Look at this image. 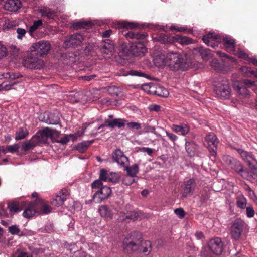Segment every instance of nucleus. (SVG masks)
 <instances>
[{"instance_id":"f257e3e1","label":"nucleus","mask_w":257,"mask_h":257,"mask_svg":"<svg viewBox=\"0 0 257 257\" xmlns=\"http://www.w3.org/2000/svg\"><path fill=\"white\" fill-rule=\"evenodd\" d=\"M167 66L172 71L186 70L190 66L189 62L184 59V56L178 53L170 52L166 57Z\"/></svg>"},{"instance_id":"f03ea898","label":"nucleus","mask_w":257,"mask_h":257,"mask_svg":"<svg viewBox=\"0 0 257 257\" xmlns=\"http://www.w3.org/2000/svg\"><path fill=\"white\" fill-rule=\"evenodd\" d=\"M142 237L139 231H133L128 234L123 239L122 247L125 252L128 253L137 252L139 249L140 239Z\"/></svg>"},{"instance_id":"7ed1b4c3","label":"nucleus","mask_w":257,"mask_h":257,"mask_svg":"<svg viewBox=\"0 0 257 257\" xmlns=\"http://www.w3.org/2000/svg\"><path fill=\"white\" fill-rule=\"evenodd\" d=\"M214 91L218 97L223 99L230 98L231 87L228 81L224 78H219L214 83Z\"/></svg>"},{"instance_id":"20e7f679","label":"nucleus","mask_w":257,"mask_h":257,"mask_svg":"<svg viewBox=\"0 0 257 257\" xmlns=\"http://www.w3.org/2000/svg\"><path fill=\"white\" fill-rule=\"evenodd\" d=\"M227 159L228 160L227 163L230 165L232 169L234 170L243 178L249 180H251L252 175L249 173L248 170L243 169V166L240 161L229 156L227 157Z\"/></svg>"},{"instance_id":"39448f33","label":"nucleus","mask_w":257,"mask_h":257,"mask_svg":"<svg viewBox=\"0 0 257 257\" xmlns=\"http://www.w3.org/2000/svg\"><path fill=\"white\" fill-rule=\"evenodd\" d=\"M23 65L32 69H41L44 65V61L33 53H30L23 59Z\"/></svg>"},{"instance_id":"423d86ee","label":"nucleus","mask_w":257,"mask_h":257,"mask_svg":"<svg viewBox=\"0 0 257 257\" xmlns=\"http://www.w3.org/2000/svg\"><path fill=\"white\" fill-rule=\"evenodd\" d=\"M54 132L57 134H59L60 133L58 131L51 130L49 127H47L43 129L42 131H38L35 135L33 136V138H35V140L37 144L39 146L42 144L46 143L48 139L49 138H51L53 142H54L53 137Z\"/></svg>"},{"instance_id":"0eeeda50","label":"nucleus","mask_w":257,"mask_h":257,"mask_svg":"<svg viewBox=\"0 0 257 257\" xmlns=\"http://www.w3.org/2000/svg\"><path fill=\"white\" fill-rule=\"evenodd\" d=\"M51 48L50 43L45 40H41L36 42L31 47L32 52H35L37 56L44 57L47 55Z\"/></svg>"},{"instance_id":"6e6552de","label":"nucleus","mask_w":257,"mask_h":257,"mask_svg":"<svg viewBox=\"0 0 257 257\" xmlns=\"http://www.w3.org/2000/svg\"><path fill=\"white\" fill-rule=\"evenodd\" d=\"M247 227L245 222L240 218L236 219L230 227V234L231 237L238 240L240 238L242 231Z\"/></svg>"},{"instance_id":"1a4fd4ad","label":"nucleus","mask_w":257,"mask_h":257,"mask_svg":"<svg viewBox=\"0 0 257 257\" xmlns=\"http://www.w3.org/2000/svg\"><path fill=\"white\" fill-rule=\"evenodd\" d=\"M208 246L211 251L216 255L221 254L223 250V243L219 237L211 239L208 243Z\"/></svg>"},{"instance_id":"9d476101","label":"nucleus","mask_w":257,"mask_h":257,"mask_svg":"<svg viewBox=\"0 0 257 257\" xmlns=\"http://www.w3.org/2000/svg\"><path fill=\"white\" fill-rule=\"evenodd\" d=\"M111 194L110 188L107 186L101 187L99 191H97L93 196V200L95 203H100L107 199Z\"/></svg>"},{"instance_id":"9b49d317","label":"nucleus","mask_w":257,"mask_h":257,"mask_svg":"<svg viewBox=\"0 0 257 257\" xmlns=\"http://www.w3.org/2000/svg\"><path fill=\"white\" fill-rule=\"evenodd\" d=\"M131 54L135 57H142L147 51V49L143 43L139 41L138 43H133L130 47Z\"/></svg>"},{"instance_id":"f8f14e48","label":"nucleus","mask_w":257,"mask_h":257,"mask_svg":"<svg viewBox=\"0 0 257 257\" xmlns=\"http://www.w3.org/2000/svg\"><path fill=\"white\" fill-rule=\"evenodd\" d=\"M83 40L84 37L81 34L76 33L67 38L65 43L68 47H76L81 45Z\"/></svg>"},{"instance_id":"ddd939ff","label":"nucleus","mask_w":257,"mask_h":257,"mask_svg":"<svg viewBox=\"0 0 257 257\" xmlns=\"http://www.w3.org/2000/svg\"><path fill=\"white\" fill-rule=\"evenodd\" d=\"M36 214H40L38 210L36 200L28 203L27 208L25 209L23 215L26 218H30L33 217Z\"/></svg>"},{"instance_id":"4468645a","label":"nucleus","mask_w":257,"mask_h":257,"mask_svg":"<svg viewBox=\"0 0 257 257\" xmlns=\"http://www.w3.org/2000/svg\"><path fill=\"white\" fill-rule=\"evenodd\" d=\"M112 157L115 162L122 167L129 164L128 158L124 155L123 152L120 149L115 150L112 153Z\"/></svg>"},{"instance_id":"2eb2a0df","label":"nucleus","mask_w":257,"mask_h":257,"mask_svg":"<svg viewBox=\"0 0 257 257\" xmlns=\"http://www.w3.org/2000/svg\"><path fill=\"white\" fill-rule=\"evenodd\" d=\"M143 214L140 211H132L125 215L121 212L119 214V218L118 219L119 221H125L127 220H132L133 221L141 219L143 218Z\"/></svg>"},{"instance_id":"dca6fc26","label":"nucleus","mask_w":257,"mask_h":257,"mask_svg":"<svg viewBox=\"0 0 257 257\" xmlns=\"http://www.w3.org/2000/svg\"><path fill=\"white\" fill-rule=\"evenodd\" d=\"M101 52L109 56H112L114 52V45L113 41L110 39L104 41L100 48Z\"/></svg>"},{"instance_id":"f3484780","label":"nucleus","mask_w":257,"mask_h":257,"mask_svg":"<svg viewBox=\"0 0 257 257\" xmlns=\"http://www.w3.org/2000/svg\"><path fill=\"white\" fill-rule=\"evenodd\" d=\"M184 187L182 195L186 197L189 195H192L194 191L196 184L194 179H190L184 182Z\"/></svg>"},{"instance_id":"a211bd4d","label":"nucleus","mask_w":257,"mask_h":257,"mask_svg":"<svg viewBox=\"0 0 257 257\" xmlns=\"http://www.w3.org/2000/svg\"><path fill=\"white\" fill-rule=\"evenodd\" d=\"M236 150L248 166H251V165L257 163L256 160L251 153H248L241 149H237Z\"/></svg>"},{"instance_id":"6ab92c4d","label":"nucleus","mask_w":257,"mask_h":257,"mask_svg":"<svg viewBox=\"0 0 257 257\" xmlns=\"http://www.w3.org/2000/svg\"><path fill=\"white\" fill-rule=\"evenodd\" d=\"M21 6L22 4L20 0H8L4 5V8L10 12H16Z\"/></svg>"},{"instance_id":"aec40b11","label":"nucleus","mask_w":257,"mask_h":257,"mask_svg":"<svg viewBox=\"0 0 257 257\" xmlns=\"http://www.w3.org/2000/svg\"><path fill=\"white\" fill-rule=\"evenodd\" d=\"M67 195L66 190H62L59 194L57 195L55 198L51 201L52 205L56 206L62 205L66 199Z\"/></svg>"},{"instance_id":"412c9836","label":"nucleus","mask_w":257,"mask_h":257,"mask_svg":"<svg viewBox=\"0 0 257 257\" xmlns=\"http://www.w3.org/2000/svg\"><path fill=\"white\" fill-rule=\"evenodd\" d=\"M83 96L82 93L77 91H72L66 95V99L72 103L81 101Z\"/></svg>"},{"instance_id":"4be33fe9","label":"nucleus","mask_w":257,"mask_h":257,"mask_svg":"<svg viewBox=\"0 0 257 257\" xmlns=\"http://www.w3.org/2000/svg\"><path fill=\"white\" fill-rule=\"evenodd\" d=\"M153 39L157 42L163 44H172L174 43V36H171L169 35L161 34L153 38Z\"/></svg>"},{"instance_id":"5701e85b","label":"nucleus","mask_w":257,"mask_h":257,"mask_svg":"<svg viewBox=\"0 0 257 257\" xmlns=\"http://www.w3.org/2000/svg\"><path fill=\"white\" fill-rule=\"evenodd\" d=\"M139 249L137 252H142L144 253L151 252L152 250V244L149 240H143V236L141 239H140V245Z\"/></svg>"},{"instance_id":"b1692460","label":"nucleus","mask_w":257,"mask_h":257,"mask_svg":"<svg viewBox=\"0 0 257 257\" xmlns=\"http://www.w3.org/2000/svg\"><path fill=\"white\" fill-rule=\"evenodd\" d=\"M25 204H26V203H20L18 201L9 202L8 204V208L11 213H16L21 211L23 209V206Z\"/></svg>"},{"instance_id":"393cba45","label":"nucleus","mask_w":257,"mask_h":257,"mask_svg":"<svg viewBox=\"0 0 257 257\" xmlns=\"http://www.w3.org/2000/svg\"><path fill=\"white\" fill-rule=\"evenodd\" d=\"M171 128L175 133H180V134L183 136L186 135L189 131V126L184 123L181 125L173 124Z\"/></svg>"},{"instance_id":"a878e982","label":"nucleus","mask_w":257,"mask_h":257,"mask_svg":"<svg viewBox=\"0 0 257 257\" xmlns=\"http://www.w3.org/2000/svg\"><path fill=\"white\" fill-rule=\"evenodd\" d=\"M124 35L127 39H136L140 41L145 39L147 36L145 33L134 32L132 31L126 33Z\"/></svg>"},{"instance_id":"bb28decb","label":"nucleus","mask_w":257,"mask_h":257,"mask_svg":"<svg viewBox=\"0 0 257 257\" xmlns=\"http://www.w3.org/2000/svg\"><path fill=\"white\" fill-rule=\"evenodd\" d=\"M223 43L225 49L229 51H234L235 50V40L229 37H226L223 38Z\"/></svg>"},{"instance_id":"cd10ccee","label":"nucleus","mask_w":257,"mask_h":257,"mask_svg":"<svg viewBox=\"0 0 257 257\" xmlns=\"http://www.w3.org/2000/svg\"><path fill=\"white\" fill-rule=\"evenodd\" d=\"M36 200L38 209L40 208L43 214H48L51 212V207L46 204L43 200L41 199H36Z\"/></svg>"},{"instance_id":"c85d7f7f","label":"nucleus","mask_w":257,"mask_h":257,"mask_svg":"<svg viewBox=\"0 0 257 257\" xmlns=\"http://www.w3.org/2000/svg\"><path fill=\"white\" fill-rule=\"evenodd\" d=\"M205 140L208 142V146H213L217 148L218 141L216 135L213 133H209L205 137Z\"/></svg>"},{"instance_id":"c756f323","label":"nucleus","mask_w":257,"mask_h":257,"mask_svg":"<svg viewBox=\"0 0 257 257\" xmlns=\"http://www.w3.org/2000/svg\"><path fill=\"white\" fill-rule=\"evenodd\" d=\"M153 94L160 97H167L169 95V92L163 86L156 84Z\"/></svg>"},{"instance_id":"7c9ffc66","label":"nucleus","mask_w":257,"mask_h":257,"mask_svg":"<svg viewBox=\"0 0 257 257\" xmlns=\"http://www.w3.org/2000/svg\"><path fill=\"white\" fill-rule=\"evenodd\" d=\"M174 42H178L181 45H186L191 44L192 43V39L187 36L176 35L174 36Z\"/></svg>"},{"instance_id":"2f4dec72","label":"nucleus","mask_w":257,"mask_h":257,"mask_svg":"<svg viewBox=\"0 0 257 257\" xmlns=\"http://www.w3.org/2000/svg\"><path fill=\"white\" fill-rule=\"evenodd\" d=\"M38 144L35 140V138H33L32 137L30 140L24 142L22 146V149L25 152L28 151L33 149Z\"/></svg>"},{"instance_id":"473e14b6","label":"nucleus","mask_w":257,"mask_h":257,"mask_svg":"<svg viewBox=\"0 0 257 257\" xmlns=\"http://www.w3.org/2000/svg\"><path fill=\"white\" fill-rule=\"evenodd\" d=\"M202 39L205 43H213L215 40H221L220 37L214 33H209L203 36Z\"/></svg>"},{"instance_id":"72a5a7b5","label":"nucleus","mask_w":257,"mask_h":257,"mask_svg":"<svg viewBox=\"0 0 257 257\" xmlns=\"http://www.w3.org/2000/svg\"><path fill=\"white\" fill-rule=\"evenodd\" d=\"M234 87L236 88L237 93L241 97H246L249 95L248 90L242 84H235Z\"/></svg>"},{"instance_id":"f704fd0d","label":"nucleus","mask_w":257,"mask_h":257,"mask_svg":"<svg viewBox=\"0 0 257 257\" xmlns=\"http://www.w3.org/2000/svg\"><path fill=\"white\" fill-rule=\"evenodd\" d=\"M39 12L42 17H47L49 19H53L56 16L54 11L47 8L41 9Z\"/></svg>"},{"instance_id":"c9c22d12","label":"nucleus","mask_w":257,"mask_h":257,"mask_svg":"<svg viewBox=\"0 0 257 257\" xmlns=\"http://www.w3.org/2000/svg\"><path fill=\"white\" fill-rule=\"evenodd\" d=\"M123 167L124 168V170L127 171L128 175L131 177H135L139 172V166L136 164L130 167L128 166V165H124Z\"/></svg>"},{"instance_id":"e433bc0d","label":"nucleus","mask_w":257,"mask_h":257,"mask_svg":"<svg viewBox=\"0 0 257 257\" xmlns=\"http://www.w3.org/2000/svg\"><path fill=\"white\" fill-rule=\"evenodd\" d=\"M92 24L91 22L85 21H79L77 22H75L72 24V27L75 29L87 28L88 27H91Z\"/></svg>"},{"instance_id":"4c0bfd02","label":"nucleus","mask_w":257,"mask_h":257,"mask_svg":"<svg viewBox=\"0 0 257 257\" xmlns=\"http://www.w3.org/2000/svg\"><path fill=\"white\" fill-rule=\"evenodd\" d=\"M125 120L121 119H114L109 121L106 124V126L111 128H114L115 126H117L118 128H121L124 126L125 124L123 122Z\"/></svg>"},{"instance_id":"58836bf2","label":"nucleus","mask_w":257,"mask_h":257,"mask_svg":"<svg viewBox=\"0 0 257 257\" xmlns=\"http://www.w3.org/2000/svg\"><path fill=\"white\" fill-rule=\"evenodd\" d=\"M60 121V118L58 115L53 113H50L48 115V118L46 122L50 124H57Z\"/></svg>"},{"instance_id":"ea45409f","label":"nucleus","mask_w":257,"mask_h":257,"mask_svg":"<svg viewBox=\"0 0 257 257\" xmlns=\"http://www.w3.org/2000/svg\"><path fill=\"white\" fill-rule=\"evenodd\" d=\"M93 142V141H83L77 145L76 149L80 153L84 152L88 147Z\"/></svg>"},{"instance_id":"a19ab883","label":"nucleus","mask_w":257,"mask_h":257,"mask_svg":"<svg viewBox=\"0 0 257 257\" xmlns=\"http://www.w3.org/2000/svg\"><path fill=\"white\" fill-rule=\"evenodd\" d=\"M154 63L155 65L158 67H161L167 65L166 63V58L164 55H157L154 59Z\"/></svg>"},{"instance_id":"79ce46f5","label":"nucleus","mask_w":257,"mask_h":257,"mask_svg":"<svg viewBox=\"0 0 257 257\" xmlns=\"http://www.w3.org/2000/svg\"><path fill=\"white\" fill-rule=\"evenodd\" d=\"M28 134L29 132L26 128L21 127L16 133L15 139L16 140L24 139Z\"/></svg>"},{"instance_id":"37998d69","label":"nucleus","mask_w":257,"mask_h":257,"mask_svg":"<svg viewBox=\"0 0 257 257\" xmlns=\"http://www.w3.org/2000/svg\"><path fill=\"white\" fill-rule=\"evenodd\" d=\"M155 83H149L142 85L141 88L145 92L149 94H153L154 89L155 88Z\"/></svg>"},{"instance_id":"c03bdc74","label":"nucleus","mask_w":257,"mask_h":257,"mask_svg":"<svg viewBox=\"0 0 257 257\" xmlns=\"http://www.w3.org/2000/svg\"><path fill=\"white\" fill-rule=\"evenodd\" d=\"M198 49L200 54L203 60H207L211 56L209 49L202 47L198 48Z\"/></svg>"},{"instance_id":"a18cd8bd","label":"nucleus","mask_w":257,"mask_h":257,"mask_svg":"<svg viewBox=\"0 0 257 257\" xmlns=\"http://www.w3.org/2000/svg\"><path fill=\"white\" fill-rule=\"evenodd\" d=\"M99 213L101 216L104 217H110L112 213L109 208L106 206H102L99 209Z\"/></svg>"},{"instance_id":"49530a36","label":"nucleus","mask_w":257,"mask_h":257,"mask_svg":"<svg viewBox=\"0 0 257 257\" xmlns=\"http://www.w3.org/2000/svg\"><path fill=\"white\" fill-rule=\"evenodd\" d=\"M241 72L243 73L246 76H250L254 75L257 77V74L256 72L251 70L249 67L244 66L240 68Z\"/></svg>"},{"instance_id":"de8ad7c7","label":"nucleus","mask_w":257,"mask_h":257,"mask_svg":"<svg viewBox=\"0 0 257 257\" xmlns=\"http://www.w3.org/2000/svg\"><path fill=\"white\" fill-rule=\"evenodd\" d=\"M236 204L237 206L241 209H244L246 207V200L242 195H239L237 197Z\"/></svg>"},{"instance_id":"09e8293b","label":"nucleus","mask_w":257,"mask_h":257,"mask_svg":"<svg viewBox=\"0 0 257 257\" xmlns=\"http://www.w3.org/2000/svg\"><path fill=\"white\" fill-rule=\"evenodd\" d=\"M210 65L216 71H220L222 70V66L216 59H213L210 62Z\"/></svg>"},{"instance_id":"8fccbe9b","label":"nucleus","mask_w":257,"mask_h":257,"mask_svg":"<svg viewBox=\"0 0 257 257\" xmlns=\"http://www.w3.org/2000/svg\"><path fill=\"white\" fill-rule=\"evenodd\" d=\"M108 93L113 96H118L120 93L119 89L114 86H110L108 89Z\"/></svg>"},{"instance_id":"3c124183","label":"nucleus","mask_w":257,"mask_h":257,"mask_svg":"<svg viewBox=\"0 0 257 257\" xmlns=\"http://www.w3.org/2000/svg\"><path fill=\"white\" fill-rule=\"evenodd\" d=\"M120 27L124 28H135L138 26L136 23L133 22H128L126 21H123L119 24Z\"/></svg>"},{"instance_id":"603ef678","label":"nucleus","mask_w":257,"mask_h":257,"mask_svg":"<svg viewBox=\"0 0 257 257\" xmlns=\"http://www.w3.org/2000/svg\"><path fill=\"white\" fill-rule=\"evenodd\" d=\"M8 55V50L6 46L0 41V59L7 56Z\"/></svg>"},{"instance_id":"864d4df0","label":"nucleus","mask_w":257,"mask_h":257,"mask_svg":"<svg viewBox=\"0 0 257 257\" xmlns=\"http://www.w3.org/2000/svg\"><path fill=\"white\" fill-rule=\"evenodd\" d=\"M42 21L41 20H38L34 22L33 25L30 26L29 31L30 33H33L35 31L39 26L42 25Z\"/></svg>"},{"instance_id":"5fc2aeb1","label":"nucleus","mask_w":257,"mask_h":257,"mask_svg":"<svg viewBox=\"0 0 257 257\" xmlns=\"http://www.w3.org/2000/svg\"><path fill=\"white\" fill-rule=\"evenodd\" d=\"M65 248H66L67 250H69L71 253H74L76 252V251L78 250V247H77L76 244L75 243H71V244H65Z\"/></svg>"},{"instance_id":"6e6d98bb","label":"nucleus","mask_w":257,"mask_h":257,"mask_svg":"<svg viewBox=\"0 0 257 257\" xmlns=\"http://www.w3.org/2000/svg\"><path fill=\"white\" fill-rule=\"evenodd\" d=\"M94 45L93 44H88L84 49V53L86 55H92L93 52Z\"/></svg>"},{"instance_id":"4d7b16f0","label":"nucleus","mask_w":257,"mask_h":257,"mask_svg":"<svg viewBox=\"0 0 257 257\" xmlns=\"http://www.w3.org/2000/svg\"><path fill=\"white\" fill-rule=\"evenodd\" d=\"M134 177H131L130 175L125 176L123 179V183L126 185H131L135 182Z\"/></svg>"},{"instance_id":"13d9d810","label":"nucleus","mask_w":257,"mask_h":257,"mask_svg":"<svg viewBox=\"0 0 257 257\" xmlns=\"http://www.w3.org/2000/svg\"><path fill=\"white\" fill-rule=\"evenodd\" d=\"M250 171H249V173H250L252 175V178H255L257 177V164L255 165L253 164L251 165V166H248Z\"/></svg>"},{"instance_id":"bf43d9fd","label":"nucleus","mask_w":257,"mask_h":257,"mask_svg":"<svg viewBox=\"0 0 257 257\" xmlns=\"http://www.w3.org/2000/svg\"><path fill=\"white\" fill-rule=\"evenodd\" d=\"M19 147L20 146L18 144H15L14 145L7 146L6 150L9 152L14 153L18 151Z\"/></svg>"},{"instance_id":"052dcab7","label":"nucleus","mask_w":257,"mask_h":257,"mask_svg":"<svg viewBox=\"0 0 257 257\" xmlns=\"http://www.w3.org/2000/svg\"><path fill=\"white\" fill-rule=\"evenodd\" d=\"M128 75L137 76H144L145 74L137 70H132L127 71L124 75L127 76Z\"/></svg>"},{"instance_id":"680f3d73","label":"nucleus","mask_w":257,"mask_h":257,"mask_svg":"<svg viewBox=\"0 0 257 257\" xmlns=\"http://www.w3.org/2000/svg\"><path fill=\"white\" fill-rule=\"evenodd\" d=\"M109 177V176L108 175V174L106 170H105L104 169L101 170L99 178H100V180L101 181H106L107 180L108 181Z\"/></svg>"},{"instance_id":"e2e57ef3","label":"nucleus","mask_w":257,"mask_h":257,"mask_svg":"<svg viewBox=\"0 0 257 257\" xmlns=\"http://www.w3.org/2000/svg\"><path fill=\"white\" fill-rule=\"evenodd\" d=\"M127 127L130 129L139 130L141 128V124L136 122H131L127 123Z\"/></svg>"},{"instance_id":"0e129e2a","label":"nucleus","mask_w":257,"mask_h":257,"mask_svg":"<svg viewBox=\"0 0 257 257\" xmlns=\"http://www.w3.org/2000/svg\"><path fill=\"white\" fill-rule=\"evenodd\" d=\"M236 54L241 58H242L244 60H247L248 58H249L248 55L245 53L244 51L239 49L236 52Z\"/></svg>"},{"instance_id":"69168bd1","label":"nucleus","mask_w":257,"mask_h":257,"mask_svg":"<svg viewBox=\"0 0 257 257\" xmlns=\"http://www.w3.org/2000/svg\"><path fill=\"white\" fill-rule=\"evenodd\" d=\"M103 187L102 181L100 180H96L91 184V187L92 189H101V188Z\"/></svg>"},{"instance_id":"338daca9","label":"nucleus","mask_w":257,"mask_h":257,"mask_svg":"<svg viewBox=\"0 0 257 257\" xmlns=\"http://www.w3.org/2000/svg\"><path fill=\"white\" fill-rule=\"evenodd\" d=\"M9 231L13 235L18 234L20 230V229L15 225H13L9 227Z\"/></svg>"},{"instance_id":"774afa93","label":"nucleus","mask_w":257,"mask_h":257,"mask_svg":"<svg viewBox=\"0 0 257 257\" xmlns=\"http://www.w3.org/2000/svg\"><path fill=\"white\" fill-rule=\"evenodd\" d=\"M174 212L181 219L183 218L185 216V212L181 208L175 209Z\"/></svg>"}]
</instances>
